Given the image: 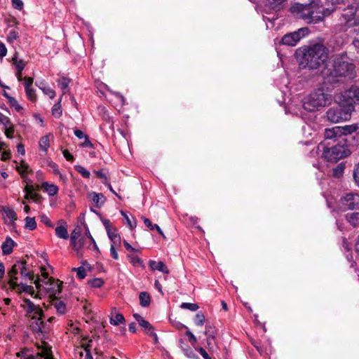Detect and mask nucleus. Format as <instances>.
<instances>
[{"mask_svg":"<svg viewBox=\"0 0 359 359\" xmlns=\"http://www.w3.org/2000/svg\"><path fill=\"white\" fill-rule=\"evenodd\" d=\"M329 48L320 42L304 46L296 50L299 65L309 70L317 69L329 59Z\"/></svg>","mask_w":359,"mask_h":359,"instance_id":"1","label":"nucleus"},{"mask_svg":"<svg viewBox=\"0 0 359 359\" xmlns=\"http://www.w3.org/2000/svg\"><path fill=\"white\" fill-rule=\"evenodd\" d=\"M355 68L354 64L347 54L341 53L335 56L332 69H324L322 74L330 83L338 81L340 78L353 79L356 76Z\"/></svg>","mask_w":359,"mask_h":359,"instance_id":"2","label":"nucleus"},{"mask_svg":"<svg viewBox=\"0 0 359 359\" xmlns=\"http://www.w3.org/2000/svg\"><path fill=\"white\" fill-rule=\"evenodd\" d=\"M290 11L307 23H318L323 20L325 16L320 0H312L304 4L295 3L291 6Z\"/></svg>","mask_w":359,"mask_h":359,"instance_id":"3","label":"nucleus"},{"mask_svg":"<svg viewBox=\"0 0 359 359\" xmlns=\"http://www.w3.org/2000/svg\"><path fill=\"white\" fill-rule=\"evenodd\" d=\"M330 102L331 96L326 93L323 88H318L305 99L303 107L308 111H314L329 104Z\"/></svg>","mask_w":359,"mask_h":359,"instance_id":"4","label":"nucleus"},{"mask_svg":"<svg viewBox=\"0 0 359 359\" xmlns=\"http://www.w3.org/2000/svg\"><path fill=\"white\" fill-rule=\"evenodd\" d=\"M320 147L323 149L322 157L327 161L337 162L351 154L350 150L345 144H337L332 147H325L323 144H320L318 147V149Z\"/></svg>","mask_w":359,"mask_h":359,"instance_id":"5","label":"nucleus"},{"mask_svg":"<svg viewBox=\"0 0 359 359\" xmlns=\"http://www.w3.org/2000/svg\"><path fill=\"white\" fill-rule=\"evenodd\" d=\"M353 109V107L352 105H348L347 107L339 106L337 107H332L327 111V119L332 123L348 121L351 118Z\"/></svg>","mask_w":359,"mask_h":359,"instance_id":"6","label":"nucleus"},{"mask_svg":"<svg viewBox=\"0 0 359 359\" xmlns=\"http://www.w3.org/2000/svg\"><path fill=\"white\" fill-rule=\"evenodd\" d=\"M355 9L353 7L344 10L340 18L339 31H346L351 27L359 25V18H355Z\"/></svg>","mask_w":359,"mask_h":359,"instance_id":"7","label":"nucleus"},{"mask_svg":"<svg viewBox=\"0 0 359 359\" xmlns=\"http://www.w3.org/2000/svg\"><path fill=\"white\" fill-rule=\"evenodd\" d=\"M307 27L300 28L297 31L285 34L281 39V43L284 45L294 46L305 36L309 34Z\"/></svg>","mask_w":359,"mask_h":359,"instance_id":"8","label":"nucleus"},{"mask_svg":"<svg viewBox=\"0 0 359 359\" xmlns=\"http://www.w3.org/2000/svg\"><path fill=\"white\" fill-rule=\"evenodd\" d=\"M19 271H20V267L18 266V262L12 266V268L10 271H8V275L9 276L8 283H9L10 286L13 289H15L18 287H20V288L22 291L29 292L31 294H33L34 293L33 287L26 285L22 283L18 284L17 283L18 277L16 276V275L18 274Z\"/></svg>","mask_w":359,"mask_h":359,"instance_id":"9","label":"nucleus"},{"mask_svg":"<svg viewBox=\"0 0 359 359\" xmlns=\"http://www.w3.org/2000/svg\"><path fill=\"white\" fill-rule=\"evenodd\" d=\"M341 203L344 208L354 210L359 208V194L349 193L341 198Z\"/></svg>","mask_w":359,"mask_h":359,"instance_id":"10","label":"nucleus"},{"mask_svg":"<svg viewBox=\"0 0 359 359\" xmlns=\"http://www.w3.org/2000/svg\"><path fill=\"white\" fill-rule=\"evenodd\" d=\"M133 317L137 321L140 326L142 327L144 331L149 336L154 337V341L156 343L158 341V337L156 334L154 332V328L150 324V323L144 320V318H142L138 313H134Z\"/></svg>","mask_w":359,"mask_h":359,"instance_id":"11","label":"nucleus"},{"mask_svg":"<svg viewBox=\"0 0 359 359\" xmlns=\"http://www.w3.org/2000/svg\"><path fill=\"white\" fill-rule=\"evenodd\" d=\"M43 316H39L33 320L30 325L32 330L35 333L46 332L49 330V327L46 323L42 320Z\"/></svg>","mask_w":359,"mask_h":359,"instance_id":"12","label":"nucleus"},{"mask_svg":"<svg viewBox=\"0 0 359 359\" xmlns=\"http://www.w3.org/2000/svg\"><path fill=\"white\" fill-rule=\"evenodd\" d=\"M88 198L91 201L94 205L100 208L106 201V198L101 193H96L95 191H91L88 194Z\"/></svg>","mask_w":359,"mask_h":359,"instance_id":"13","label":"nucleus"},{"mask_svg":"<svg viewBox=\"0 0 359 359\" xmlns=\"http://www.w3.org/2000/svg\"><path fill=\"white\" fill-rule=\"evenodd\" d=\"M324 135L326 140H333L334 141L342 137L339 126L325 129Z\"/></svg>","mask_w":359,"mask_h":359,"instance_id":"14","label":"nucleus"},{"mask_svg":"<svg viewBox=\"0 0 359 359\" xmlns=\"http://www.w3.org/2000/svg\"><path fill=\"white\" fill-rule=\"evenodd\" d=\"M18 266L20 267V272L22 277L28 278L30 280H34V275L32 271H29L27 268V263L25 261L18 262Z\"/></svg>","mask_w":359,"mask_h":359,"instance_id":"15","label":"nucleus"},{"mask_svg":"<svg viewBox=\"0 0 359 359\" xmlns=\"http://www.w3.org/2000/svg\"><path fill=\"white\" fill-rule=\"evenodd\" d=\"M3 215L6 223L13 224L17 219V215L15 212L9 208H4Z\"/></svg>","mask_w":359,"mask_h":359,"instance_id":"16","label":"nucleus"},{"mask_svg":"<svg viewBox=\"0 0 359 359\" xmlns=\"http://www.w3.org/2000/svg\"><path fill=\"white\" fill-rule=\"evenodd\" d=\"M149 266L152 271L158 270V271H161L165 274L169 273V270H168V267L161 261L156 262L154 260H150L149 262Z\"/></svg>","mask_w":359,"mask_h":359,"instance_id":"17","label":"nucleus"},{"mask_svg":"<svg viewBox=\"0 0 359 359\" xmlns=\"http://www.w3.org/2000/svg\"><path fill=\"white\" fill-rule=\"evenodd\" d=\"M345 96L353 100L355 103L359 104V88L358 86H351L345 92Z\"/></svg>","mask_w":359,"mask_h":359,"instance_id":"18","label":"nucleus"},{"mask_svg":"<svg viewBox=\"0 0 359 359\" xmlns=\"http://www.w3.org/2000/svg\"><path fill=\"white\" fill-rule=\"evenodd\" d=\"M41 358H44V359H53L50 350L46 347H43L41 352L37 353L34 355H29L25 359H41Z\"/></svg>","mask_w":359,"mask_h":359,"instance_id":"19","label":"nucleus"},{"mask_svg":"<svg viewBox=\"0 0 359 359\" xmlns=\"http://www.w3.org/2000/svg\"><path fill=\"white\" fill-rule=\"evenodd\" d=\"M15 242L9 237L2 243L1 248L4 255H10L13 252Z\"/></svg>","mask_w":359,"mask_h":359,"instance_id":"20","label":"nucleus"},{"mask_svg":"<svg viewBox=\"0 0 359 359\" xmlns=\"http://www.w3.org/2000/svg\"><path fill=\"white\" fill-rule=\"evenodd\" d=\"M339 128L341 131V136H346L348 135H351L353 133L355 132L358 126L357 124H351V125H346L344 126H339Z\"/></svg>","mask_w":359,"mask_h":359,"instance_id":"21","label":"nucleus"},{"mask_svg":"<svg viewBox=\"0 0 359 359\" xmlns=\"http://www.w3.org/2000/svg\"><path fill=\"white\" fill-rule=\"evenodd\" d=\"M52 137L53 135L51 134H48L40 138L39 144L41 150L47 151L48 147H50V139Z\"/></svg>","mask_w":359,"mask_h":359,"instance_id":"22","label":"nucleus"},{"mask_svg":"<svg viewBox=\"0 0 359 359\" xmlns=\"http://www.w3.org/2000/svg\"><path fill=\"white\" fill-rule=\"evenodd\" d=\"M346 220L353 226H359V212L346 215Z\"/></svg>","mask_w":359,"mask_h":359,"instance_id":"23","label":"nucleus"},{"mask_svg":"<svg viewBox=\"0 0 359 359\" xmlns=\"http://www.w3.org/2000/svg\"><path fill=\"white\" fill-rule=\"evenodd\" d=\"M140 304L142 307H147L151 302V297L146 292H141L139 294Z\"/></svg>","mask_w":359,"mask_h":359,"instance_id":"24","label":"nucleus"},{"mask_svg":"<svg viewBox=\"0 0 359 359\" xmlns=\"http://www.w3.org/2000/svg\"><path fill=\"white\" fill-rule=\"evenodd\" d=\"M107 233L112 243L120 245L121 238L116 233V229H108Z\"/></svg>","mask_w":359,"mask_h":359,"instance_id":"25","label":"nucleus"},{"mask_svg":"<svg viewBox=\"0 0 359 359\" xmlns=\"http://www.w3.org/2000/svg\"><path fill=\"white\" fill-rule=\"evenodd\" d=\"M27 311L31 314H32V319L34 320L39 316H43V310L36 305H34V307L31 309H27Z\"/></svg>","mask_w":359,"mask_h":359,"instance_id":"26","label":"nucleus"},{"mask_svg":"<svg viewBox=\"0 0 359 359\" xmlns=\"http://www.w3.org/2000/svg\"><path fill=\"white\" fill-rule=\"evenodd\" d=\"M55 234L58 238H62L65 240H66L69 238L67 229L64 226H57L55 228Z\"/></svg>","mask_w":359,"mask_h":359,"instance_id":"27","label":"nucleus"},{"mask_svg":"<svg viewBox=\"0 0 359 359\" xmlns=\"http://www.w3.org/2000/svg\"><path fill=\"white\" fill-rule=\"evenodd\" d=\"M143 219V221H144V224L148 227L149 228L150 230H154L156 229L158 233L162 236L163 238H165V236L162 231V230L161 229V228L159 227L158 225L157 224H153L151 223V222L148 219V218H146V217H142Z\"/></svg>","mask_w":359,"mask_h":359,"instance_id":"28","label":"nucleus"},{"mask_svg":"<svg viewBox=\"0 0 359 359\" xmlns=\"http://www.w3.org/2000/svg\"><path fill=\"white\" fill-rule=\"evenodd\" d=\"M42 186L50 196H55L58 191V187L55 184H49L48 182H43Z\"/></svg>","mask_w":359,"mask_h":359,"instance_id":"29","label":"nucleus"},{"mask_svg":"<svg viewBox=\"0 0 359 359\" xmlns=\"http://www.w3.org/2000/svg\"><path fill=\"white\" fill-rule=\"evenodd\" d=\"M286 0H266V6L270 9H279L280 6Z\"/></svg>","mask_w":359,"mask_h":359,"instance_id":"30","label":"nucleus"},{"mask_svg":"<svg viewBox=\"0 0 359 359\" xmlns=\"http://www.w3.org/2000/svg\"><path fill=\"white\" fill-rule=\"evenodd\" d=\"M345 165L342 163H339L335 168L332 170V175L334 177H340L344 171Z\"/></svg>","mask_w":359,"mask_h":359,"instance_id":"31","label":"nucleus"},{"mask_svg":"<svg viewBox=\"0 0 359 359\" xmlns=\"http://www.w3.org/2000/svg\"><path fill=\"white\" fill-rule=\"evenodd\" d=\"M125 322L123 316L120 313H116L115 316L110 317V323L114 325H118Z\"/></svg>","mask_w":359,"mask_h":359,"instance_id":"32","label":"nucleus"},{"mask_svg":"<svg viewBox=\"0 0 359 359\" xmlns=\"http://www.w3.org/2000/svg\"><path fill=\"white\" fill-rule=\"evenodd\" d=\"M25 228L29 230H34L36 228V222L34 217H27L25 219Z\"/></svg>","mask_w":359,"mask_h":359,"instance_id":"33","label":"nucleus"},{"mask_svg":"<svg viewBox=\"0 0 359 359\" xmlns=\"http://www.w3.org/2000/svg\"><path fill=\"white\" fill-rule=\"evenodd\" d=\"M50 281H51L50 283V285H53L52 287V290H53V293L54 295H56V294H59L60 292H61V283L59 282V280H55L53 278H50L49 279Z\"/></svg>","mask_w":359,"mask_h":359,"instance_id":"34","label":"nucleus"},{"mask_svg":"<svg viewBox=\"0 0 359 359\" xmlns=\"http://www.w3.org/2000/svg\"><path fill=\"white\" fill-rule=\"evenodd\" d=\"M52 115L56 118H59L62 115V109L60 105V100L52 107Z\"/></svg>","mask_w":359,"mask_h":359,"instance_id":"35","label":"nucleus"},{"mask_svg":"<svg viewBox=\"0 0 359 359\" xmlns=\"http://www.w3.org/2000/svg\"><path fill=\"white\" fill-rule=\"evenodd\" d=\"M53 305L59 313L63 314L65 313L66 306L62 301L56 300Z\"/></svg>","mask_w":359,"mask_h":359,"instance_id":"36","label":"nucleus"},{"mask_svg":"<svg viewBox=\"0 0 359 359\" xmlns=\"http://www.w3.org/2000/svg\"><path fill=\"white\" fill-rule=\"evenodd\" d=\"M16 170L21 173V175L24 174L25 172H31V170L28 165L25 161H22L20 164V165L16 166Z\"/></svg>","mask_w":359,"mask_h":359,"instance_id":"37","label":"nucleus"},{"mask_svg":"<svg viewBox=\"0 0 359 359\" xmlns=\"http://www.w3.org/2000/svg\"><path fill=\"white\" fill-rule=\"evenodd\" d=\"M194 323L198 326H202L205 323V316L202 312H198L195 316Z\"/></svg>","mask_w":359,"mask_h":359,"instance_id":"38","label":"nucleus"},{"mask_svg":"<svg viewBox=\"0 0 359 359\" xmlns=\"http://www.w3.org/2000/svg\"><path fill=\"white\" fill-rule=\"evenodd\" d=\"M0 124H2L4 126V129H5L13 123L8 116L0 112Z\"/></svg>","mask_w":359,"mask_h":359,"instance_id":"39","label":"nucleus"},{"mask_svg":"<svg viewBox=\"0 0 359 359\" xmlns=\"http://www.w3.org/2000/svg\"><path fill=\"white\" fill-rule=\"evenodd\" d=\"M75 170L80 173L83 177L89 178L90 177V172L87 170L84 167L77 165H75Z\"/></svg>","mask_w":359,"mask_h":359,"instance_id":"40","label":"nucleus"},{"mask_svg":"<svg viewBox=\"0 0 359 359\" xmlns=\"http://www.w3.org/2000/svg\"><path fill=\"white\" fill-rule=\"evenodd\" d=\"M25 93H26L27 97H28V99L29 100H31L32 102L36 101V95L35 93V90L32 87L31 88L27 87L25 89Z\"/></svg>","mask_w":359,"mask_h":359,"instance_id":"41","label":"nucleus"},{"mask_svg":"<svg viewBox=\"0 0 359 359\" xmlns=\"http://www.w3.org/2000/svg\"><path fill=\"white\" fill-rule=\"evenodd\" d=\"M180 307L184 309H189L192 311H195L198 309V306L194 303L184 302L181 304Z\"/></svg>","mask_w":359,"mask_h":359,"instance_id":"42","label":"nucleus"},{"mask_svg":"<svg viewBox=\"0 0 359 359\" xmlns=\"http://www.w3.org/2000/svg\"><path fill=\"white\" fill-rule=\"evenodd\" d=\"M88 284L93 287H100L104 284V281L102 278H96L89 280Z\"/></svg>","mask_w":359,"mask_h":359,"instance_id":"43","label":"nucleus"},{"mask_svg":"<svg viewBox=\"0 0 359 359\" xmlns=\"http://www.w3.org/2000/svg\"><path fill=\"white\" fill-rule=\"evenodd\" d=\"M70 245L73 248V249L76 252V255L78 257H81L83 256L82 252H79V245H78V239H70Z\"/></svg>","mask_w":359,"mask_h":359,"instance_id":"44","label":"nucleus"},{"mask_svg":"<svg viewBox=\"0 0 359 359\" xmlns=\"http://www.w3.org/2000/svg\"><path fill=\"white\" fill-rule=\"evenodd\" d=\"M69 86V80L66 78H62L59 82V86L62 90V95L66 93L67 89Z\"/></svg>","mask_w":359,"mask_h":359,"instance_id":"45","label":"nucleus"},{"mask_svg":"<svg viewBox=\"0 0 359 359\" xmlns=\"http://www.w3.org/2000/svg\"><path fill=\"white\" fill-rule=\"evenodd\" d=\"M73 270L76 271L77 277L79 279H83L86 276V269L83 266H80L79 268H74Z\"/></svg>","mask_w":359,"mask_h":359,"instance_id":"46","label":"nucleus"},{"mask_svg":"<svg viewBox=\"0 0 359 359\" xmlns=\"http://www.w3.org/2000/svg\"><path fill=\"white\" fill-rule=\"evenodd\" d=\"M128 258L130 262L134 266H137V265L141 264L142 263L140 258L138 257L137 256L133 255H128Z\"/></svg>","mask_w":359,"mask_h":359,"instance_id":"47","label":"nucleus"},{"mask_svg":"<svg viewBox=\"0 0 359 359\" xmlns=\"http://www.w3.org/2000/svg\"><path fill=\"white\" fill-rule=\"evenodd\" d=\"M13 60L14 61V64L17 68V70H18L19 72H22V70L24 69L25 67V63L23 60H18L16 57H13Z\"/></svg>","mask_w":359,"mask_h":359,"instance_id":"48","label":"nucleus"},{"mask_svg":"<svg viewBox=\"0 0 359 359\" xmlns=\"http://www.w3.org/2000/svg\"><path fill=\"white\" fill-rule=\"evenodd\" d=\"M8 103L10 106L15 108L17 111H20L22 109V107L19 104L18 102L15 97L10 98Z\"/></svg>","mask_w":359,"mask_h":359,"instance_id":"49","label":"nucleus"},{"mask_svg":"<svg viewBox=\"0 0 359 359\" xmlns=\"http://www.w3.org/2000/svg\"><path fill=\"white\" fill-rule=\"evenodd\" d=\"M40 219H41V222L42 223H43L46 226H48V227H53V224H52L51 221L50 220L49 217L44 215V214H41L40 215Z\"/></svg>","mask_w":359,"mask_h":359,"instance_id":"50","label":"nucleus"},{"mask_svg":"<svg viewBox=\"0 0 359 359\" xmlns=\"http://www.w3.org/2000/svg\"><path fill=\"white\" fill-rule=\"evenodd\" d=\"M121 215L123 216V217L126 219L127 224L130 226L131 229L135 228L136 226V221L133 219V221L128 217V216L123 211L121 212Z\"/></svg>","mask_w":359,"mask_h":359,"instance_id":"51","label":"nucleus"},{"mask_svg":"<svg viewBox=\"0 0 359 359\" xmlns=\"http://www.w3.org/2000/svg\"><path fill=\"white\" fill-rule=\"evenodd\" d=\"M14 132H15V129H14L13 124H11L10 126H8V128H6L4 129V133H5L6 136L10 139L13 137Z\"/></svg>","mask_w":359,"mask_h":359,"instance_id":"52","label":"nucleus"},{"mask_svg":"<svg viewBox=\"0 0 359 359\" xmlns=\"http://www.w3.org/2000/svg\"><path fill=\"white\" fill-rule=\"evenodd\" d=\"M44 94L47 95L50 98L53 99L55 96V91L49 87H43L42 88Z\"/></svg>","mask_w":359,"mask_h":359,"instance_id":"53","label":"nucleus"},{"mask_svg":"<svg viewBox=\"0 0 359 359\" xmlns=\"http://www.w3.org/2000/svg\"><path fill=\"white\" fill-rule=\"evenodd\" d=\"M13 7L15 9L21 11L23 8V2L21 0H11Z\"/></svg>","mask_w":359,"mask_h":359,"instance_id":"54","label":"nucleus"},{"mask_svg":"<svg viewBox=\"0 0 359 359\" xmlns=\"http://www.w3.org/2000/svg\"><path fill=\"white\" fill-rule=\"evenodd\" d=\"M215 336H207V346L209 349H213L215 346Z\"/></svg>","mask_w":359,"mask_h":359,"instance_id":"55","label":"nucleus"},{"mask_svg":"<svg viewBox=\"0 0 359 359\" xmlns=\"http://www.w3.org/2000/svg\"><path fill=\"white\" fill-rule=\"evenodd\" d=\"M86 229H88V227H86ZM86 235L87 236V237L90 240V241L92 242L93 245V249L97 251V252H99V248L95 243V241L94 240L93 237L92 236V235L90 234V231L88 229H86Z\"/></svg>","mask_w":359,"mask_h":359,"instance_id":"56","label":"nucleus"},{"mask_svg":"<svg viewBox=\"0 0 359 359\" xmlns=\"http://www.w3.org/2000/svg\"><path fill=\"white\" fill-rule=\"evenodd\" d=\"M353 175L356 185L359 187V163L355 168Z\"/></svg>","mask_w":359,"mask_h":359,"instance_id":"57","label":"nucleus"},{"mask_svg":"<svg viewBox=\"0 0 359 359\" xmlns=\"http://www.w3.org/2000/svg\"><path fill=\"white\" fill-rule=\"evenodd\" d=\"M81 231L79 226L76 227L72 232L70 239H78L80 237Z\"/></svg>","mask_w":359,"mask_h":359,"instance_id":"58","label":"nucleus"},{"mask_svg":"<svg viewBox=\"0 0 359 359\" xmlns=\"http://www.w3.org/2000/svg\"><path fill=\"white\" fill-rule=\"evenodd\" d=\"M18 37V34L15 31H10L8 33V35L7 36V40L9 42H13V41L16 40Z\"/></svg>","mask_w":359,"mask_h":359,"instance_id":"59","label":"nucleus"},{"mask_svg":"<svg viewBox=\"0 0 359 359\" xmlns=\"http://www.w3.org/2000/svg\"><path fill=\"white\" fill-rule=\"evenodd\" d=\"M117 244H114V243H112L111 245V247H110V252H111V255L112 256V257L115 259H118V255L116 250V245Z\"/></svg>","mask_w":359,"mask_h":359,"instance_id":"60","label":"nucleus"},{"mask_svg":"<svg viewBox=\"0 0 359 359\" xmlns=\"http://www.w3.org/2000/svg\"><path fill=\"white\" fill-rule=\"evenodd\" d=\"M205 334L206 336H215L214 329L210 325L205 326Z\"/></svg>","mask_w":359,"mask_h":359,"instance_id":"61","label":"nucleus"},{"mask_svg":"<svg viewBox=\"0 0 359 359\" xmlns=\"http://www.w3.org/2000/svg\"><path fill=\"white\" fill-rule=\"evenodd\" d=\"M196 350L201 353L204 359H212L203 348H198Z\"/></svg>","mask_w":359,"mask_h":359,"instance_id":"62","label":"nucleus"},{"mask_svg":"<svg viewBox=\"0 0 359 359\" xmlns=\"http://www.w3.org/2000/svg\"><path fill=\"white\" fill-rule=\"evenodd\" d=\"M186 335L189 337V341L192 344H194L196 343V341H197L196 338V337L193 334V333L191 331L187 330L186 332Z\"/></svg>","mask_w":359,"mask_h":359,"instance_id":"63","label":"nucleus"},{"mask_svg":"<svg viewBox=\"0 0 359 359\" xmlns=\"http://www.w3.org/2000/svg\"><path fill=\"white\" fill-rule=\"evenodd\" d=\"M62 154H63V156L66 158L67 161H74L73 155L71 154L68 150H67V149L64 150Z\"/></svg>","mask_w":359,"mask_h":359,"instance_id":"64","label":"nucleus"}]
</instances>
